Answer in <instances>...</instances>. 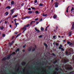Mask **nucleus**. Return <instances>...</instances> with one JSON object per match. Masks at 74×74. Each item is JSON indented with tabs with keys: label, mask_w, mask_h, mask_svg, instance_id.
I'll use <instances>...</instances> for the list:
<instances>
[{
	"label": "nucleus",
	"mask_w": 74,
	"mask_h": 74,
	"mask_svg": "<svg viewBox=\"0 0 74 74\" xmlns=\"http://www.w3.org/2000/svg\"><path fill=\"white\" fill-rule=\"evenodd\" d=\"M62 62L63 63H67L69 62V60L66 58H64L62 60Z\"/></svg>",
	"instance_id": "obj_3"
},
{
	"label": "nucleus",
	"mask_w": 74,
	"mask_h": 74,
	"mask_svg": "<svg viewBox=\"0 0 74 74\" xmlns=\"http://www.w3.org/2000/svg\"><path fill=\"white\" fill-rule=\"evenodd\" d=\"M21 34H18V35H17L16 37V38H17V37H18V36H19Z\"/></svg>",
	"instance_id": "obj_37"
},
{
	"label": "nucleus",
	"mask_w": 74,
	"mask_h": 74,
	"mask_svg": "<svg viewBox=\"0 0 74 74\" xmlns=\"http://www.w3.org/2000/svg\"><path fill=\"white\" fill-rule=\"evenodd\" d=\"M0 29H1V30H3L4 27L3 26L0 27Z\"/></svg>",
	"instance_id": "obj_12"
},
{
	"label": "nucleus",
	"mask_w": 74,
	"mask_h": 74,
	"mask_svg": "<svg viewBox=\"0 0 74 74\" xmlns=\"http://www.w3.org/2000/svg\"><path fill=\"white\" fill-rule=\"evenodd\" d=\"M38 23H39V22H36V25H37L38 24Z\"/></svg>",
	"instance_id": "obj_58"
},
{
	"label": "nucleus",
	"mask_w": 74,
	"mask_h": 74,
	"mask_svg": "<svg viewBox=\"0 0 74 74\" xmlns=\"http://www.w3.org/2000/svg\"><path fill=\"white\" fill-rule=\"evenodd\" d=\"M38 19V18H36L35 19V21H37V20Z\"/></svg>",
	"instance_id": "obj_43"
},
{
	"label": "nucleus",
	"mask_w": 74,
	"mask_h": 74,
	"mask_svg": "<svg viewBox=\"0 0 74 74\" xmlns=\"http://www.w3.org/2000/svg\"><path fill=\"white\" fill-rule=\"evenodd\" d=\"M14 23L15 25H16V27H17V23H16V21H15Z\"/></svg>",
	"instance_id": "obj_16"
},
{
	"label": "nucleus",
	"mask_w": 74,
	"mask_h": 74,
	"mask_svg": "<svg viewBox=\"0 0 74 74\" xmlns=\"http://www.w3.org/2000/svg\"><path fill=\"white\" fill-rule=\"evenodd\" d=\"M34 3H37V0H35V1Z\"/></svg>",
	"instance_id": "obj_39"
},
{
	"label": "nucleus",
	"mask_w": 74,
	"mask_h": 74,
	"mask_svg": "<svg viewBox=\"0 0 74 74\" xmlns=\"http://www.w3.org/2000/svg\"><path fill=\"white\" fill-rule=\"evenodd\" d=\"M63 42H65L66 41V40H63Z\"/></svg>",
	"instance_id": "obj_64"
},
{
	"label": "nucleus",
	"mask_w": 74,
	"mask_h": 74,
	"mask_svg": "<svg viewBox=\"0 0 74 74\" xmlns=\"http://www.w3.org/2000/svg\"><path fill=\"white\" fill-rule=\"evenodd\" d=\"M71 34H69V36H71Z\"/></svg>",
	"instance_id": "obj_52"
},
{
	"label": "nucleus",
	"mask_w": 74,
	"mask_h": 74,
	"mask_svg": "<svg viewBox=\"0 0 74 74\" xmlns=\"http://www.w3.org/2000/svg\"><path fill=\"white\" fill-rule=\"evenodd\" d=\"M42 36L40 35L38 36V38H42Z\"/></svg>",
	"instance_id": "obj_32"
},
{
	"label": "nucleus",
	"mask_w": 74,
	"mask_h": 74,
	"mask_svg": "<svg viewBox=\"0 0 74 74\" xmlns=\"http://www.w3.org/2000/svg\"><path fill=\"white\" fill-rule=\"evenodd\" d=\"M23 5H24V3H22L21 4V6H23Z\"/></svg>",
	"instance_id": "obj_47"
},
{
	"label": "nucleus",
	"mask_w": 74,
	"mask_h": 74,
	"mask_svg": "<svg viewBox=\"0 0 74 74\" xmlns=\"http://www.w3.org/2000/svg\"><path fill=\"white\" fill-rule=\"evenodd\" d=\"M29 51H30L32 50V47L29 48L28 49Z\"/></svg>",
	"instance_id": "obj_23"
},
{
	"label": "nucleus",
	"mask_w": 74,
	"mask_h": 74,
	"mask_svg": "<svg viewBox=\"0 0 74 74\" xmlns=\"http://www.w3.org/2000/svg\"><path fill=\"white\" fill-rule=\"evenodd\" d=\"M70 7V6H68V7L66 8V12H69V11H68V10H69V8Z\"/></svg>",
	"instance_id": "obj_15"
},
{
	"label": "nucleus",
	"mask_w": 74,
	"mask_h": 74,
	"mask_svg": "<svg viewBox=\"0 0 74 74\" xmlns=\"http://www.w3.org/2000/svg\"><path fill=\"white\" fill-rule=\"evenodd\" d=\"M11 8V7L10 6H8L6 8V9H8V10H10V9Z\"/></svg>",
	"instance_id": "obj_8"
},
{
	"label": "nucleus",
	"mask_w": 74,
	"mask_h": 74,
	"mask_svg": "<svg viewBox=\"0 0 74 74\" xmlns=\"http://www.w3.org/2000/svg\"><path fill=\"white\" fill-rule=\"evenodd\" d=\"M25 64H26V62H23L22 63V64L23 66H24Z\"/></svg>",
	"instance_id": "obj_17"
},
{
	"label": "nucleus",
	"mask_w": 74,
	"mask_h": 74,
	"mask_svg": "<svg viewBox=\"0 0 74 74\" xmlns=\"http://www.w3.org/2000/svg\"><path fill=\"white\" fill-rule=\"evenodd\" d=\"M11 4H14V2L13 1H12L11 2Z\"/></svg>",
	"instance_id": "obj_22"
},
{
	"label": "nucleus",
	"mask_w": 74,
	"mask_h": 74,
	"mask_svg": "<svg viewBox=\"0 0 74 74\" xmlns=\"http://www.w3.org/2000/svg\"><path fill=\"white\" fill-rule=\"evenodd\" d=\"M18 15L17 14H15V15H14L12 16L13 18H16V17H17Z\"/></svg>",
	"instance_id": "obj_9"
},
{
	"label": "nucleus",
	"mask_w": 74,
	"mask_h": 74,
	"mask_svg": "<svg viewBox=\"0 0 74 74\" xmlns=\"http://www.w3.org/2000/svg\"><path fill=\"white\" fill-rule=\"evenodd\" d=\"M14 43V41H12V43Z\"/></svg>",
	"instance_id": "obj_60"
},
{
	"label": "nucleus",
	"mask_w": 74,
	"mask_h": 74,
	"mask_svg": "<svg viewBox=\"0 0 74 74\" xmlns=\"http://www.w3.org/2000/svg\"><path fill=\"white\" fill-rule=\"evenodd\" d=\"M22 29H25L23 32L22 33H24L26 31V25H25L24 26V27L23 28H22Z\"/></svg>",
	"instance_id": "obj_5"
},
{
	"label": "nucleus",
	"mask_w": 74,
	"mask_h": 74,
	"mask_svg": "<svg viewBox=\"0 0 74 74\" xmlns=\"http://www.w3.org/2000/svg\"><path fill=\"white\" fill-rule=\"evenodd\" d=\"M52 55H53V56H55V54H53V53H52Z\"/></svg>",
	"instance_id": "obj_62"
},
{
	"label": "nucleus",
	"mask_w": 74,
	"mask_h": 74,
	"mask_svg": "<svg viewBox=\"0 0 74 74\" xmlns=\"http://www.w3.org/2000/svg\"><path fill=\"white\" fill-rule=\"evenodd\" d=\"M58 7V5H55V7Z\"/></svg>",
	"instance_id": "obj_40"
},
{
	"label": "nucleus",
	"mask_w": 74,
	"mask_h": 74,
	"mask_svg": "<svg viewBox=\"0 0 74 74\" xmlns=\"http://www.w3.org/2000/svg\"><path fill=\"white\" fill-rule=\"evenodd\" d=\"M16 19L15 18L14 20V21H16Z\"/></svg>",
	"instance_id": "obj_57"
},
{
	"label": "nucleus",
	"mask_w": 74,
	"mask_h": 74,
	"mask_svg": "<svg viewBox=\"0 0 74 74\" xmlns=\"http://www.w3.org/2000/svg\"><path fill=\"white\" fill-rule=\"evenodd\" d=\"M36 46H35V48H33L32 50V51H34L35 49H36Z\"/></svg>",
	"instance_id": "obj_13"
},
{
	"label": "nucleus",
	"mask_w": 74,
	"mask_h": 74,
	"mask_svg": "<svg viewBox=\"0 0 74 74\" xmlns=\"http://www.w3.org/2000/svg\"><path fill=\"white\" fill-rule=\"evenodd\" d=\"M31 8H32V10H34L35 9V8H34V7H31Z\"/></svg>",
	"instance_id": "obj_41"
},
{
	"label": "nucleus",
	"mask_w": 74,
	"mask_h": 74,
	"mask_svg": "<svg viewBox=\"0 0 74 74\" xmlns=\"http://www.w3.org/2000/svg\"><path fill=\"white\" fill-rule=\"evenodd\" d=\"M45 31H47V27H46L45 29Z\"/></svg>",
	"instance_id": "obj_51"
},
{
	"label": "nucleus",
	"mask_w": 74,
	"mask_h": 74,
	"mask_svg": "<svg viewBox=\"0 0 74 74\" xmlns=\"http://www.w3.org/2000/svg\"><path fill=\"white\" fill-rule=\"evenodd\" d=\"M25 46H26V45H24L23 46V48H25Z\"/></svg>",
	"instance_id": "obj_59"
},
{
	"label": "nucleus",
	"mask_w": 74,
	"mask_h": 74,
	"mask_svg": "<svg viewBox=\"0 0 74 74\" xmlns=\"http://www.w3.org/2000/svg\"><path fill=\"white\" fill-rule=\"evenodd\" d=\"M8 23V21H5V23Z\"/></svg>",
	"instance_id": "obj_49"
},
{
	"label": "nucleus",
	"mask_w": 74,
	"mask_h": 74,
	"mask_svg": "<svg viewBox=\"0 0 74 74\" xmlns=\"http://www.w3.org/2000/svg\"><path fill=\"white\" fill-rule=\"evenodd\" d=\"M44 45L46 47H48V46L47 45V44H45V43H44Z\"/></svg>",
	"instance_id": "obj_28"
},
{
	"label": "nucleus",
	"mask_w": 74,
	"mask_h": 74,
	"mask_svg": "<svg viewBox=\"0 0 74 74\" xmlns=\"http://www.w3.org/2000/svg\"><path fill=\"white\" fill-rule=\"evenodd\" d=\"M30 16H25L24 17V19H26V18H30Z\"/></svg>",
	"instance_id": "obj_10"
},
{
	"label": "nucleus",
	"mask_w": 74,
	"mask_h": 74,
	"mask_svg": "<svg viewBox=\"0 0 74 74\" xmlns=\"http://www.w3.org/2000/svg\"><path fill=\"white\" fill-rule=\"evenodd\" d=\"M41 30H42V31H43V30H44V29L42 27H41Z\"/></svg>",
	"instance_id": "obj_33"
},
{
	"label": "nucleus",
	"mask_w": 74,
	"mask_h": 74,
	"mask_svg": "<svg viewBox=\"0 0 74 74\" xmlns=\"http://www.w3.org/2000/svg\"><path fill=\"white\" fill-rule=\"evenodd\" d=\"M57 60L56 59V58H54V59L53 60V63H54V64L56 63L57 62Z\"/></svg>",
	"instance_id": "obj_7"
},
{
	"label": "nucleus",
	"mask_w": 74,
	"mask_h": 74,
	"mask_svg": "<svg viewBox=\"0 0 74 74\" xmlns=\"http://www.w3.org/2000/svg\"><path fill=\"white\" fill-rule=\"evenodd\" d=\"M10 27H12V25H10Z\"/></svg>",
	"instance_id": "obj_61"
},
{
	"label": "nucleus",
	"mask_w": 74,
	"mask_h": 74,
	"mask_svg": "<svg viewBox=\"0 0 74 74\" xmlns=\"http://www.w3.org/2000/svg\"><path fill=\"white\" fill-rule=\"evenodd\" d=\"M9 14V13H8V12H6L5 13L6 15H8Z\"/></svg>",
	"instance_id": "obj_20"
},
{
	"label": "nucleus",
	"mask_w": 74,
	"mask_h": 74,
	"mask_svg": "<svg viewBox=\"0 0 74 74\" xmlns=\"http://www.w3.org/2000/svg\"><path fill=\"white\" fill-rule=\"evenodd\" d=\"M19 51V48H18L17 49V50L16 51V52H18Z\"/></svg>",
	"instance_id": "obj_29"
},
{
	"label": "nucleus",
	"mask_w": 74,
	"mask_h": 74,
	"mask_svg": "<svg viewBox=\"0 0 74 74\" xmlns=\"http://www.w3.org/2000/svg\"><path fill=\"white\" fill-rule=\"evenodd\" d=\"M74 8L73 7L72 8L71 10V11H73V10H74Z\"/></svg>",
	"instance_id": "obj_31"
},
{
	"label": "nucleus",
	"mask_w": 74,
	"mask_h": 74,
	"mask_svg": "<svg viewBox=\"0 0 74 74\" xmlns=\"http://www.w3.org/2000/svg\"><path fill=\"white\" fill-rule=\"evenodd\" d=\"M9 45H10V46H11V45H12V43H9Z\"/></svg>",
	"instance_id": "obj_27"
},
{
	"label": "nucleus",
	"mask_w": 74,
	"mask_h": 74,
	"mask_svg": "<svg viewBox=\"0 0 74 74\" xmlns=\"http://www.w3.org/2000/svg\"><path fill=\"white\" fill-rule=\"evenodd\" d=\"M55 70L57 71H58V70H59V68H55Z\"/></svg>",
	"instance_id": "obj_24"
},
{
	"label": "nucleus",
	"mask_w": 74,
	"mask_h": 74,
	"mask_svg": "<svg viewBox=\"0 0 74 74\" xmlns=\"http://www.w3.org/2000/svg\"><path fill=\"white\" fill-rule=\"evenodd\" d=\"M69 45V46H71V45H73V44L71 43H70Z\"/></svg>",
	"instance_id": "obj_42"
},
{
	"label": "nucleus",
	"mask_w": 74,
	"mask_h": 74,
	"mask_svg": "<svg viewBox=\"0 0 74 74\" xmlns=\"http://www.w3.org/2000/svg\"><path fill=\"white\" fill-rule=\"evenodd\" d=\"M5 34H3L2 35L3 37H5Z\"/></svg>",
	"instance_id": "obj_38"
},
{
	"label": "nucleus",
	"mask_w": 74,
	"mask_h": 74,
	"mask_svg": "<svg viewBox=\"0 0 74 74\" xmlns=\"http://www.w3.org/2000/svg\"><path fill=\"white\" fill-rule=\"evenodd\" d=\"M59 49H62V47H59Z\"/></svg>",
	"instance_id": "obj_56"
},
{
	"label": "nucleus",
	"mask_w": 74,
	"mask_h": 74,
	"mask_svg": "<svg viewBox=\"0 0 74 74\" xmlns=\"http://www.w3.org/2000/svg\"><path fill=\"white\" fill-rule=\"evenodd\" d=\"M28 10H31V8H28Z\"/></svg>",
	"instance_id": "obj_54"
},
{
	"label": "nucleus",
	"mask_w": 74,
	"mask_h": 74,
	"mask_svg": "<svg viewBox=\"0 0 74 74\" xmlns=\"http://www.w3.org/2000/svg\"><path fill=\"white\" fill-rule=\"evenodd\" d=\"M12 54L14 55V54H15V53L13 52L12 53Z\"/></svg>",
	"instance_id": "obj_55"
},
{
	"label": "nucleus",
	"mask_w": 74,
	"mask_h": 74,
	"mask_svg": "<svg viewBox=\"0 0 74 74\" xmlns=\"http://www.w3.org/2000/svg\"><path fill=\"white\" fill-rule=\"evenodd\" d=\"M30 26V24H28L26 26V27H29V26Z\"/></svg>",
	"instance_id": "obj_36"
},
{
	"label": "nucleus",
	"mask_w": 74,
	"mask_h": 74,
	"mask_svg": "<svg viewBox=\"0 0 74 74\" xmlns=\"http://www.w3.org/2000/svg\"><path fill=\"white\" fill-rule=\"evenodd\" d=\"M58 26H56V30H58Z\"/></svg>",
	"instance_id": "obj_34"
},
{
	"label": "nucleus",
	"mask_w": 74,
	"mask_h": 74,
	"mask_svg": "<svg viewBox=\"0 0 74 74\" xmlns=\"http://www.w3.org/2000/svg\"><path fill=\"white\" fill-rule=\"evenodd\" d=\"M14 10H15V8H14L13 9H12L10 10V11H11V15L12 14L14 13Z\"/></svg>",
	"instance_id": "obj_6"
},
{
	"label": "nucleus",
	"mask_w": 74,
	"mask_h": 74,
	"mask_svg": "<svg viewBox=\"0 0 74 74\" xmlns=\"http://www.w3.org/2000/svg\"><path fill=\"white\" fill-rule=\"evenodd\" d=\"M10 56H9L7 57V58H3V60H6V59H10Z\"/></svg>",
	"instance_id": "obj_4"
},
{
	"label": "nucleus",
	"mask_w": 74,
	"mask_h": 74,
	"mask_svg": "<svg viewBox=\"0 0 74 74\" xmlns=\"http://www.w3.org/2000/svg\"><path fill=\"white\" fill-rule=\"evenodd\" d=\"M33 22H34V21H32L31 23H30V25H32V23H33Z\"/></svg>",
	"instance_id": "obj_46"
},
{
	"label": "nucleus",
	"mask_w": 74,
	"mask_h": 74,
	"mask_svg": "<svg viewBox=\"0 0 74 74\" xmlns=\"http://www.w3.org/2000/svg\"><path fill=\"white\" fill-rule=\"evenodd\" d=\"M53 17L54 19H55L56 18V15H54L53 16Z\"/></svg>",
	"instance_id": "obj_30"
},
{
	"label": "nucleus",
	"mask_w": 74,
	"mask_h": 74,
	"mask_svg": "<svg viewBox=\"0 0 74 74\" xmlns=\"http://www.w3.org/2000/svg\"><path fill=\"white\" fill-rule=\"evenodd\" d=\"M74 28V25L73 24L72 25V28H71L72 30H73V29Z\"/></svg>",
	"instance_id": "obj_21"
},
{
	"label": "nucleus",
	"mask_w": 74,
	"mask_h": 74,
	"mask_svg": "<svg viewBox=\"0 0 74 74\" xmlns=\"http://www.w3.org/2000/svg\"><path fill=\"white\" fill-rule=\"evenodd\" d=\"M65 68L66 70H71L72 69V67L70 65H65Z\"/></svg>",
	"instance_id": "obj_2"
},
{
	"label": "nucleus",
	"mask_w": 74,
	"mask_h": 74,
	"mask_svg": "<svg viewBox=\"0 0 74 74\" xmlns=\"http://www.w3.org/2000/svg\"><path fill=\"white\" fill-rule=\"evenodd\" d=\"M35 29L36 31L37 32H39V33H40V31H39L38 29H37V28H35Z\"/></svg>",
	"instance_id": "obj_14"
},
{
	"label": "nucleus",
	"mask_w": 74,
	"mask_h": 74,
	"mask_svg": "<svg viewBox=\"0 0 74 74\" xmlns=\"http://www.w3.org/2000/svg\"><path fill=\"white\" fill-rule=\"evenodd\" d=\"M67 44H69L70 43V42H69V41H68L67 42Z\"/></svg>",
	"instance_id": "obj_44"
},
{
	"label": "nucleus",
	"mask_w": 74,
	"mask_h": 74,
	"mask_svg": "<svg viewBox=\"0 0 74 74\" xmlns=\"http://www.w3.org/2000/svg\"><path fill=\"white\" fill-rule=\"evenodd\" d=\"M60 47H63V46H62V45H60Z\"/></svg>",
	"instance_id": "obj_50"
},
{
	"label": "nucleus",
	"mask_w": 74,
	"mask_h": 74,
	"mask_svg": "<svg viewBox=\"0 0 74 74\" xmlns=\"http://www.w3.org/2000/svg\"><path fill=\"white\" fill-rule=\"evenodd\" d=\"M73 52V49L71 48H69L67 49V50L66 51V55L67 56H69L70 55V54L71 53V52Z\"/></svg>",
	"instance_id": "obj_1"
},
{
	"label": "nucleus",
	"mask_w": 74,
	"mask_h": 74,
	"mask_svg": "<svg viewBox=\"0 0 74 74\" xmlns=\"http://www.w3.org/2000/svg\"><path fill=\"white\" fill-rule=\"evenodd\" d=\"M64 49L63 48H61V51H64Z\"/></svg>",
	"instance_id": "obj_45"
},
{
	"label": "nucleus",
	"mask_w": 74,
	"mask_h": 74,
	"mask_svg": "<svg viewBox=\"0 0 74 74\" xmlns=\"http://www.w3.org/2000/svg\"><path fill=\"white\" fill-rule=\"evenodd\" d=\"M58 37H59V38H60L61 37L60 36H58Z\"/></svg>",
	"instance_id": "obj_63"
},
{
	"label": "nucleus",
	"mask_w": 74,
	"mask_h": 74,
	"mask_svg": "<svg viewBox=\"0 0 74 74\" xmlns=\"http://www.w3.org/2000/svg\"><path fill=\"white\" fill-rule=\"evenodd\" d=\"M73 60V63L74 64V55L73 56V58H72Z\"/></svg>",
	"instance_id": "obj_19"
},
{
	"label": "nucleus",
	"mask_w": 74,
	"mask_h": 74,
	"mask_svg": "<svg viewBox=\"0 0 74 74\" xmlns=\"http://www.w3.org/2000/svg\"><path fill=\"white\" fill-rule=\"evenodd\" d=\"M42 16H44V17L47 16V14H44V13H43L42 14Z\"/></svg>",
	"instance_id": "obj_11"
},
{
	"label": "nucleus",
	"mask_w": 74,
	"mask_h": 74,
	"mask_svg": "<svg viewBox=\"0 0 74 74\" xmlns=\"http://www.w3.org/2000/svg\"><path fill=\"white\" fill-rule=\"evenodd\" d=\"M55 37H56V36H54L53 37V38H55Z\"/></svg>",
	"instance_id": "obj_48"
},
{
	"label": "nucleus",
	"mask_w": 74,
	"mask_h": 74,
	"mask_svg": "<svg viewBox=\"0 0 74 74\" xmlns=\"http://www.w3.org/2000/svg\"><path fill=\"white\" fill-rule=\"evenodd\" d=\"M55 5H57L58 4V2H56L55 3Z\"/></svg>",
	"instance_id": "obj_35"
},
{
	"label": "nucleus",
	"mask_w": 74,
	"mask_h": 74,
	"mask_svg": "<svg viewBox=\"0 0 74 74\" xmlns=\"http://www.w3.org/2000/svg\"><path fill=\"white\" fill-rule=\"evenodd\" d=\"M33 13V12L32 11H29L28 12V13H29V14H32V13Z\"/></svg>",
	"instance_id": "obj_26"
},
{
	"label": "nucleus",
	"mask_w": 74,
	"mask_h": 74,
	"mask_svg": "<svg viewBox=\"0 0 74 74\" xmlns=\"http://www.w3.org/2000/svg\"><path fill=\"white\" fill-rule=\"evenodd\" d=\"M40 6H41V7H42V6H43V4H42V3H40L39 4Z\"/></svg>",
	"instance_id": "obj_25"
},
{
	"label": "nucleus",
	"mask_w": 74,
	"mask_h": 74,
	"mask_svg": "<svg viewBox=\"0 0 74 74\" xmlns=\"http://www.w3.org/2000/svg\"><path fill=\"white\" fill-rule=\"evenodd\" d=\"M56 45L57 46H58V43H56Z\"/></svg>",
	"instance_id": "obj_53"
},
{
	"label": "nucleus",
	"mask_w": 74,
	"mask_h": 74,
	"mask_svg": "<svg viewBox=\"0 0 74 74\" xmlns=\"http://www.w3.org/2000/svg\"><path fill=\"white\" fill-rule=\"evenodd\" d=\"M35 13H36V14H40L39 13V12H38V11H35Z\"/></svg>",
	"instance_id": "obj_18"
}]
</instances>
